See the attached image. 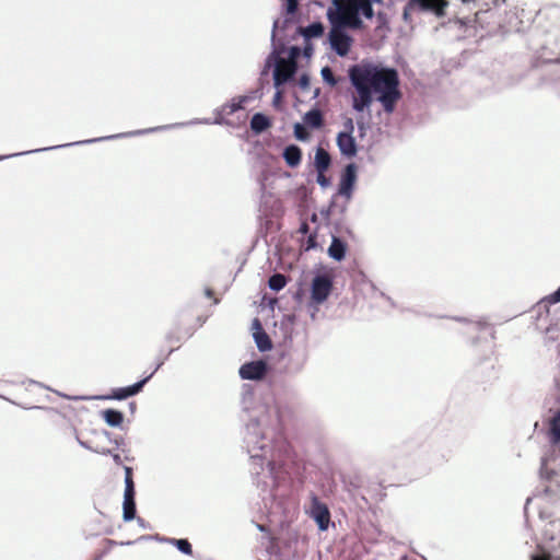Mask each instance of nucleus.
<instances>
[{"label":"nucleus","instance_id":"nucleus-26","mask_svg":"<svg viewBox=\"0 0 560 560\" xmlns=\"http://www.w3.org/2000/svg\"><path fill=\"white\" fill-rule=\"evenodd\" d=\"M322 77L324 81L327 82L329 85L334 86L337 84V80L334 75V72L329 67H324L322 69Z\"/></svg>","mask_w":560,"mask_h":560},{"label":"nucleus","instance_id":"nucleus-4","mask_svg":"<svg viewBox=\"0 0 560 560\" xmlns=\"http://www.w3.org/2000/svg\"><path fill=\"white\" fill-rule=\"evenodd\" d=\"M343 128L345 130L339 132L337 136V145L343 155L352 158L358 151L355 140L352 136L354 130L352 118H347L343 121Z\"/></svg>","mask_w":560,"mask_h":560},{"label":"nucleus","instance_id":"nucleus-14","mask_svg":"<svg viewBox=\"0 0 560 560\" xmlns=\"http://www.w3.org/2000/svg\"><path fill=\"white\" fill-rule=\"evenodd\" d=\"M548 436L552 445H557L560 442V411L555 412L550 420Z\"/></svg>","mask_w":560,"mask_h":560},{"label":"nucleus","instance_id":"nucleus-13","mask_svg":"<svg viewBox=\"0 0 560 560\" xmlns=\"http://www.w3.org/2000/svg\"><path fill=\"white\" fill-rule=\"evenodd\" d=\"M283 159L290 167H296L302 160V151L298 145L291 144L284 149Z\"/></svg>","mask_w":560,"mask_h":560},{"label":"nucleus","instance_id":"nucleus-9","mask_svg":"<svg viewBox=\"0 0 560 560\" xmlns=\"http://www.w3.org/2000/svg\"><path fill=\"white\" fill-rule=\"evenodd\" d=\"M267 372V364L259 360L245 363L240 369V376L243 380H261Z\"/></svg>","mask_w":560,"mask_h":560},{"label":"nucleus","instance_id":"nucleus-30","mask_svg":"<svg viewBox=\"0 0 560 560\" xmlns=\"http://www.w3.org/2000/svg\"><path fill=\"white\" fill-rule=\"evenodd\" d=\"M318 173V176H317V183L322 186V187H326L328 184H329V179L325 176V172H317Z\"/></svg>","mask_w":560,"mask_h":560},{"label":"nucleus","instance_id":"nucleus-34","mask_svg":"<svg viewBox=\"0 0 560 560\" xmlns=\"http://www.w3.org/2000/svg\"><path fill=\"white\" fill-rule=\"evenodd\" d=\"M307 83H308L307 78H306V77H303V78L301 79V84H302V85H306Z\"/></svg>","mask_w":560,"mask_h":560},{"label":"nucleus","instance_id":"nucleus-5","mask_svg":"<svg viewBox=\"0 0 560 560\" xmlns=\"http://www.w3.org/2000/svg\"><path fill=\"white\" fill-rule=\"evenodd\" d=\"M332 277L328 273L317 275L311 287V299L316 304L325 302L332 291Z\"/></svg>","mask_w":560,"mask_h":560},{"label":"nucleus","instance_id":"nucleus-33","mask_svg":"<svg viewBox=\"0 0 560 560\" xmlns=\"http://www.w3.org/2000/svg\"><path fill=\"white\" fill-rule=\"evenodd\" d=\"M206 294H207V296L212 298L214 293L211 289H207Z\"/></svg>","mask_w":560,"mask_h":560},{"label":"nucleus","instance_id":"nucleus-20","mask_svg":"<svg viewBox=\"0 0 560 560\" xmlns=\"http://www.w3.org/2000/svg\"><path fill=\"white\" fill-rule=\"evenodd\" d=\"M304 122L312 128H320L324 124L323 114L319 109H312L304 115Z\"/></svg>","mask_w":560,"mask_h":560},{"label":"nucleus","instance_id":"nucleus-31","mask_svg":"<svg viewBox=\"0 0 560 560\" xmlns=\"http://www.w3.org/2000/svg\"><path fill=\"white\" fill-rule=\"evenodd\" d=\"M300 231H301L302 233H307V231H308V224H307L306 222H303V223H302V225H301V228H300Z\"/></svg>","mask_w":560,"mask_h":560},{"label":"nucleus","instance_id":"nucleus-29","mask_svg":"<svg viewBox=\"0 0 560 560\" xmlns=\"http://www.w3.org/2000/svg\"><path fill=\"white\" fill-rule=\"evenodd\" d=\"M285 2V7H287V12L290 13V14H293L295 13L296 9H298V0H284Z\"/></svg>","mask_w":560,"mask_h":560},{"label":"nucleus","instance_id":"nucleus-21","mask_svg":"<svg viewBox=\"0 0 560 560\" xmlns=\"http://www.w3.org/2000/svg\"><path fill=\"white\" fill-rule=\"evenodd\" d=\"M300 32L307 39L314 38V37H319L324 33V26L320 22H315V23L310 24L306 27H301Z\"/></svg>","mask_w":560,"mask_h":560},{"label":"nucleus","instance_id":"nucleus-6","mask_svg":"<svg viewBox=\"0 0 560 560\" xmlns=\"http://www.w3.org/2000/svg\"><path fill=\"white\" fill-rule=\"evenodd\" d=\"M560 302V288L556 290L550 298L541 300L537 303L535 312L537 313L536 326L540 329L545 328L547 334L551 331V326H545L550 316V305Z\"/></svg>","mask_w":560,"mask_h":560},{"label":"nucleus","instance_id":"nucleus-23","mask_svg":"<svg viewBox=\"0 0 560 560\" xmlns=\"http://www.w3.org/2000/svg\"><path fill=\"white\" fill-rule=\"evenodd\" d=\"M255 338L259 350L266 351L271 348V341L265 332L255 335Z\"/></svg>","mask_w":560,"mask_h":560},{"label":"nucleus","instance_id":"nucleus-17","mask_svg":"<svg viewBox=\"0 0 560 560\" xmlns=\"http://www.w3.org/2000/svg\"><path fill=\"white\" fill-rule=\"evenodd\" d=\"M271 122L267 116L257 113L252 117L250 128L254 132L260 133L270 127Z\"/></svg>","mask_w":560,"mask_h":560},{"label":"nucleus","instance_id":"nucleus-36","mask_svg":"<svg viewBox=\"0 0 560 560\" xmlns=\"http://www.w3.org/2000/svg\"><path fill=\"white\" fill-rule=\"evenodd\" d=\"M260 530H265V526L264 525H259L258 526Z\"/></svg>","mask_w":560,"mask_h":560},{"label":"nucleus","instance_id":"nucleus-35","mask_svg":"<svg viewBox=\"0 0 560 560\" xmlns=\"http://www.w3.org/2000/svg\"><path fill=\"white\" fill-rule=\"evenodd\" d=\"M281 97V92H277L276 96H275V101L279 100Z\"/></svg>","mask_w":560,"mask_h":560},{"label":"nucleus","instance_id":"nucleus-3","mask_svg":"<svg viewBox=\"0 0 560 560\" xmlns=\"http://www.w3.org/2000/svg\"><path fill=\"white\" fill-rule=\"evenodd\" d=\"M125 494H124V504H122V517L124 521L129 522L136 516V501H135V482L132 478V468L126 466L125 467Z\"/></svg>","mask_w":560,"mask_h":560},{"label":"nucleus","instance_id":"nucleus-10","mask_svg":"<svg viewBox=\"0 0 560 560\" xmlns=\"http://www.w3.org/2000/svg\"><path fill=\"white\" fill-rule=\"evenodd\" d=\"M311 515L318 524L319 529L326 530L328 528L330 522L329 510L327 505L317 498H313Z\"/></svg>","mask_w":560,"mask_h":560},{"label":"nucleus","instance_id":"nucleus-19","mask_svg":"<svg viewBox=\"0 0 560 560\" xmlns=\"http://www.w3.org/2000/svg\"><path fill=\"white\" fill-rule=\"evenodd\" d=\"M103 419L110 427H120L124 421V415L115 409H106L102 411Z\"/></svg>","mask_w":560,"mask_h":560},{"label":"nucleus","instance_id":"nucleus-15","mask_svg":"<svg viewBox=\"0 0 560 560\" xmlns=\"http://www.w3.org/2000/svg\"><path fill=\"white\" fill-rule=\"evenodd\" d=\"M331 159L329 153L323 149L318 148L315 153V167L317 172H326L330 165Z\"/></svg>","mask_w":560,"mask_h":560},{"label":"nucleus","instance_id":"nucleus-32","mask_svg":"<svg viewBox=\"0 0 560 560\" xmlns=\"http://www.w3.org/2000/svg\"><path fill=\"white\" fill-rule=\"evenodd\" d=\"M114 460L116 464H120L121 463V458L118 454L114 455Z\"/></svg>","mask_w":560,"mask_h":560},{"label":"nucleus","instance_id":"nucleus-11","mask_svg":"<svg viewBox=\"0 0 560 560\" xmlns=\"http://www.w3.org/2000/svg\"><path fill=\"white\" fill-rule=\"evenodd\" d=\"M150 377H151V375L131 386L113 389L112 394L109 396H107V398L122 400L130 396H133L142 389V387L144 386V384L148 382V380Z\"/></svg>","mask_w":560,"mask_h":560},{"label":"nucleus","instance_id":"nucleus-18","mask_svg":"<svg viewBox=\"0 0 560 560\" xmlns=\"http://www.w3.org/2000/svg\"><path fill=\"white\" fill-rule=\"evenodd\" d=\"M247 101L246 96H240L237 98H233L231 103L224 104L221 107V115L230 116L235 112L244 108V103Z\"/></svg>","mask_w":560,"mask_h":560},{"label":"nucleus","instance_id":"nucleus-16","mask_svg":"<svg viewBox=\"0 0 560 560\" xmlns=\"http://www.w3.org/2000/svg\"><path fill=\"white\" fill-rule=\"evenodd\" d=\"M328 254L331 258L340 261L346 256V244L338 237H334L328 248Z\"/></svg>","mask_w":560,"mask_h":560},{"label":"nucleus","instance_id":"nucleus-25","mask_svg":"<svg viewBox=\"0 0 560 560\" xmlns=\"http://www.w3.org/2000/svg\"><path fill=\"white\" fill-rule=\"evenodd\" d=\"M549 458H544L540 468L541 477L546 478L547 480H551L552 477L556 475V471L549 468Z\"/></svg>","mask_w":560,"mask_h":560},{"label":"nucleus","instance_id":"nucleus-28","mask_svg":"<svg viewBox=\"0 0 560 560\" xmlns=\"http://www.w3.org/2000/svg\"><path fill=\"white\" fill-rule=\"evenodd\" d=\"M530 560H551V555L548 551L541 549L540 552L533 555Z\"/></svg>","mask_w":560,"mask_h":560},{"label":"nucleus","instance_id":"nucleus-2","mask_svg":"<svg viewBox=\"0 0 560 560\" xmlns=\"http://www.w3.org/2000/svg\"><path fill=\"white\" fill-rule=\"evenodd\" d=\"M336 7L335 13H329L332 24H341L350 28L359 30L363 26L359 13L366 19H372L374 11L370 0H332Z\"/></svg>","mask_w":560,"mask_h":560},{"label":"nucleus","instance_id":"nucleus-1","mask_svg":"<svg viewBox=\"0 0 560 560\" xmlns=\"http://www.w3.org/2000/svg\"><path fill=\"white\" fill-rule=\"evenodd\" d=\"M348 75L353 88L351 105L354 112L369 110L374 96L385 113L392 114L395 110L397 102L401 98L400 80L396 69L373 62H361L350 67Z\"/></svg>","mask_w":560,"mask_h":560},{"label":"nucleus","instance_id":"nucleus-7","mask_svg":"<svg viewBox=\"0 0 560 560\" xmlns=\"http://www.w3.org/2000/svg\"><path fill=\"white\" fill-rule=\"evenodd\" d=\"M341 27H346L341 24H332V28L329 32V40L332 48L339 56H346L351 46V38L348 36Z\"/></svg>","mask_w":560,"mask_h":560},{"label":"nucleus","instance_id":"nucleus-37","mask_svg":"<svg viewBox=\"0 0 560 560\" xmlns=\"http://www.w3.org/2000/svg\"><path fill=\"white\" fill-rule=\"evenodd\" d=\"M310 51H311V49L306 48V49H305V55H308V54H310Z\"/></svg>","mask_w":560,"mask_h":560},{"label":"nucleus","instance_id":"nucleus-8","mask_svg":"<svg viewBox=\"0 0 560 560\" xmlns=\"http://www.w3.org/2000/svg\"><path fill=\"white\" fill-rule=\"evenodd\" d=\"M296 68V61L293 58L278 60L273 71L275 85L278 88L287 83L294 75Z\"/></svg>","mask_w":560,"mask_h":560},{"label":"nucleus","instance_id":"nucleus-27","mask_svg":"<svg viewBox=\"0 0 560 560\" xmlns=\"http://www.w3.org/2000/svg\"><path fill=\"white\" fill-rule=\"evenodd\" d=\"M294 136L299 139V140H306L308 139V132L307 130L305 129V127L301 124H295L294 125Z\"/></svg>","mask_w":560,"mask_h":560},{"label":"nucleus","instance_id":"nucleus-12","mask_svg":"<svg viewBox=\"0 0 560 560\" xmlns=\"http://www.w3.org/2000/svg\"><path fill=\"white\" fill-rule=\"evenodd\" d=\"M357 177V168L354 164H349L346 166L345 173L342 175L340 186H339V194L342 196L349 197L353 187V184L355 182Z\"/></svg>","mask_w":560,"mask_h":560},{"label":"nucleus","instance_id":"nucleus-24","mask_svg":"<svg viewBox=\"0 0 560 560\" xmlns=\"http://www.w3.org/2000/svg\"><path fill=\"white\" fill-rule=\"evenodd\" d=\"M172 542L185 555H192V547L187 539H173Z\"/></svg>","mask_w":560,"mask_h":560},{"label":"nucleus","instance_id":"nucleus-22","mask_svg":"<svg viewBox=\"0 0 560 560\" xmlns=\"http://www.w3.org/2000/svg\"><path fill=\"white\" fill-rule=\"evenodd\" d=\"M269 288L273 291H280L287 284V278L281 273L272 275L268 280Z\"/></svg>","mask_w":560,"mask_h":560}]
</instances>
